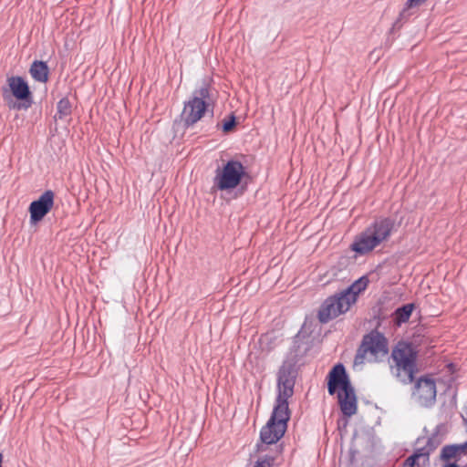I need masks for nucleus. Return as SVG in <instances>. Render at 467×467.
<instances>
[{"label": "nucleus", "mask_w": 467, "mask_h": 467, "mask_svg": "<svg viewBox=\"0 0 467 467\" xmlns=\"http://www.w3.org/2000/svg\"><path fill=\"white\" fill-rule=\"evenodd\" d=\"M327 390L330 395L337 390L338 404L344 416L351 417L357 413V397L342 364H337L329 371Z\"/></svg>", "instance_id": "1"}, {"label": "nucleus", "mask_w": 467, "mask_h": 467, "mask_svg": "<svg viewBox=\"0 0 467 467\" xmlns=\"http://www.w3.org/2000/svg\"><path fill=\"white\" fill-rule=\"evenodd\" d=\"M393 229V220L389 218L377 219L356 235L350 249L358 254L365 255L387 242Z\"/></svg>", "instance_id": "2"}, {"label": "nucleus", "mask_w": 467, "mask_h": 467, "mask_svg": "<svg viewBox=\"0 0 467 467\" xmlns=\"http://www.w3.org/2000/svg\"><path fill=\"white\" fill-rule=\"evenodd\" d=\"M389 365L391 374L404 384L411 383L417 372V351L410 343L400 341L392 348Z\"/></svg>", "instance_id": "3"}, {"label": "nucleus", "mask_w": 467, "mask_h": 467, "mask_svg": "<svg viewBox=\"0 0 467 467\" xmlns=\"http://www.w3.org/2000/svg\"><path fill=\"white\" fill-rule=\"evenodd\" d=\"M389 353L387 338L379 331L373 330L365 335L357 350L354 358V367L363 366L365 363H379Z\"/></svg>", "instance_id": "4"}, {"label": "nucleus", "mask_w": 467, "mask_h": 467, "mask_svg": "<svg viewBox=\"0 0 467 467\" xmlns=\"http://www.w3.org/2000/svg\"><path fill=\"white\" fill-rule=\"evenodd\" d=\"M210 101L209 86L203 84L195 89L192 97L184 103L182 112V120L186 127L192 126L204 115Z\"/></svg>", "instance_id": "5"}, {"label": "nucleus", "mask_w": 467, "mask_h": 467, "mask_svg": "<svg viewBox=\"0 0 467 467\" xmlns=\"http://www.w3.org/2000/svg\"><path fill=\"white\" fill-rule=\"evenodd\" d=\"M290 419V411L284 407H274L273 413L267 423L260 431V438L265 444L276 443L285 434L287 421Z\"/></svg>", "instance_id": "6"}, {"label": "nucleus", "mask_w": 467, "mask_h": 467, "mask_svg": "<svg viewBox=\"0 0 467 467\" xmlns=\"http://www.w3.org/2000/svg\"><path fill=\"white\" fill-rule=\"evenodd\" d=\"M245 173V169L240 161H229L217 173L214 179L216 187L220 190L235 188Z\"/></svg>", "instance_id": "7"}, {"label": "nucleus", "mask_w": 467, "mask_h": 467, "mask_svg": "<svg viewBox=\"0 0 467 467\" xmlns=\"http://www.w3.org/2000/svg\"><path fill=\"white\" fill-rule=\"evenodd\" d=\"M348 300L341 296V293L327 298L318 312L319 321L327 323L348 312L351 307Z\"/></svg>", "instance_id": "8"}, {"label": "nucleus", "mask_w": 467, "mask_h": 467, "mask_svg": "<svg viewBox=\"0 0 467 467\" xmlns=\"http://www.w3.org/2000/svg\"><path fill=\"white\" fill-rule=\"evenodd\" d=\"M436 384L429 378H420L415 384L412 399L421 407H431L436 400Z\"/></svg>", "instance_id": "9"}, {"label": "nucleus", "mask_w": 467, "mask_h": 467, "mask_svg": "<svg viewBox=\"0 0 467 467\" xmlns=\"http://www.w3.org/2000/svg\"><path fill=\"white\" fill-rule=\"evenodd\" d=\"M467 456V441L462 444L444 446L441 451L442 467H466L463 458Z\"/></svg>", "instance_id": "10"}, {"label": "nucleus", "mask_w": 467, "mask_h": 467, "mask_svg": "<svg viewBox=\"0 0 467 467\" xmlns=\"http://www.w3.org/2000/svg\"><path fill=\"white\" fill-rule=\"evenodd\" d=\"M295 379L291 372L285 368L280 369L278 373L277 389L278 396L275 407H284V410H289L288 399L294 393Z\"/></svg>", "instance_id": "11"}, {"label": "nucleus", "mask_w": 467, "mask_h": 467, "mask_svg": "<svg viewBox=\"0 0 467 467\" xmlns=\"http://www.w3.org/2000/svg\"><path fill=\"white\" fill-rule=\"evenodd\" d=\"M7 84L10 92L16 99L25 100L31 97L28 85L21 77L8 78Z\"/></svg>", "instance_id": "12"}, {"label": "nucleus", "mask_w": 467, "mask_h": 467, "mask_svg": "<svg viewBox=\"0 0 467 467\" xmlns=\"http://www.w3.org/2000/svg\"><path fill=\"white\" fill-rule=\"evenodd\" d=\"M368 285V279L367 276H362L357 281H355L346 290L340 292L341 296L347 300L348 299V304L353 306L358 299V296L360 293L366 290Z\"/></svg>", "instance_id": "13"}, {"label": "nucleus", "mask_w": 467, "mask_h": 467, "mask_svg": "<svg viewBox=\"0 0 467 467\" xmlns=\"http://www.w3.org/2000/svg\"><path fill=\"white\" fill-rule=\"evenodd\" d=\"M29 73L36 81L46 83L48 80L49 69L46 62L34 61L30 67Z\"/></svg>", "instance_id": "14"}, {"label": "nucleus", "mask_w": 467, "mask_h": 467, "mask_svg": "<svg viewBox=\"0 0 467 467\" xmlns=\"http://www.w3.org/2000/svg\"><path fill=\"white\" fill-rule=\"evenodd\" d=\"M413 311V305L408 304L398 308L393 314L394 323L400 326L402 323L407 322Z\"/></svg>", "instance_id": "15"}, {"label": "nucleus", "mask_w": 467, "mask_h": 467, "mask_svg": "<svg viewBox=\"0 0 467 467\" xmlns=\"http://www.w3.org/2000/svg\"><path fill=\"white\" fill-rule=\"evenodd\" d=\"M428 461L427 453L416 452L405 461L402 467H420V465H425Z\"/></svg>", "instance_id": "16"}, {"label": "nucleus", "mask_w": 467, "mask_h": 467, "mask_svg": "<svg viewBox=\"0 0 467 467\" xmlns=\"http://www.w3.org/2000/svg\"><path fill=\"white\" fill-rule=\"evenodd\" d=\"M50 208L51 206H29L31 223H36L41 221L49 213Z\"/></svg>", "instance_id": "17"}, {"label": "nucleus", "mask_w": 467, "mask_h": 467, "mask_svg": "<svg viewBox=\"0 0 467 467\" xmlns=\"http://www.w3.org/2000/svg\"><path fill=\"white\" fill-rule=\"evenodd\" d=\"M71 113V104L66 98L60 99L57 103V115L59 119H63Z\"/></svg>", "instance_id": "18"}, {"label": "nucleus", "mask_w": 467, "mask_h": 467, "mask_svg": "<svg viewBox=\"0 0 467 467\" xmlns=\"http://www.w3.org/2000/svg\"><path fill=\"white\" fill-rule=\"evenodd\" d=\"M54 192L51 190L46 191L37 200H34L30 204H53Z\"/></svg>", "instance_id": "19"}, {"label": "nucleus", "mask_w": 467, "mask_h": 467, "mask_svg": "<svg viewBox=\"0 0 467 467\" xmlns=\"http://www.w3.org/2000/svg\"><path fill=\"white\" fill-rule=\"evenodd\" d=\"M275 458L274 456H265L263 459L258 460L254 467H272Z\"/></svg>", "instance_id": "20"}, {"label": "nucleus", "mask_w": 467, "mask_h": 467, "mask_svg": "<svg viewBox=\"0 0 467 467\" xmlns=\"http://www.w3.org/2000/svg\"><path fill=\"white\" fill-rule=\"evenodd\" d=\"M234 126H235V117L234 115H231L229 119H223V130L224 132H230L231 130H233Z\"/></svg>", "instance_id": "21"}, {"label": "nucleus", "mask_w": 467, "mask_h": 467, "mask_svg": "<svg viewBox=\"0 0 467 467\" xmlns=\"http://www.w3.org/2000/svg\"><path fill=\"white\" fill-rule=\"evenodd\" d=\"M425 1L426 0H408L406 3V7L401 12L400 16H403L405 15V13L407 12V10L413 8V7H418L420 5H422Z\"/></svg>", "instance_id": "22"}, {"label": "nucleus", "mask_w": 467, "mask_h": 467, "mask_svg": "<svg viewBox=\"0 0 467 467\" xmlns=\"http://www.w3.org/2000/svg\"><path fill=\"white\" fill-rule=\"evenodd\" d=\"M265 450V445H258V451H264Z\"/></svg>", "instance_id": "23"}, {"label": "nucleus", "mask_w": 467, "mask_h": 467, "mask_svg": "<svg viewBox=\"0 0 467 467\" xmlns=\"http://www.w3.org/2000/svg\"><path fill=\"white\" fill-rule=\"evenodd\" d=\"M3 460H4V455L0 452V467H3L2 466Z\"/></svg>", "instance_id": "24"}]
</instances>
